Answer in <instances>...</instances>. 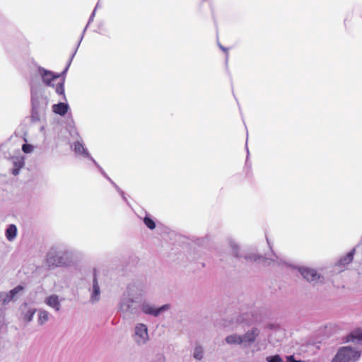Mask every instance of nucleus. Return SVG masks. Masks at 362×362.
I'll list each match as a JSON object with an SVG mask.
<instances>
[{"instance_id": "9b49d317", "label": "nucleus", "mask_w": 362, "mask_h": 362, "mask_svg": "<svg viewBox=\"0 0 362 362\" xmlns=\"http://www.w3.org/2000/svg\"><path fill=\"white\" fill-rule=\"evenodd\" d=\"M100 295V288L98 286L96 274H94L93 285V294L91 299L93 301L98 300Z\"/></svg>"}, {"instance_id": "412c9836", "label": "nucleus", "mask_w": 362, "mask_h": 362, "mask_svg": "<svg viewBox=\"0 0 362 362\" xmlns=\"http://www.w3.org/2000/svg\"><path fill=\"white\" fill-rule=\"evenodd\" d=\"M74 151L76 153H84L85 149L82 144H81L80 142H76L74 144Z\"/></svg>"}, {"instance_id": "393cba45", "label": "nucleus", "mask_w": 362, "mask_h": 362, "mask_svg": "<svg viewBox=\"0 0 362 362\" xmlns=\"http://www.w3.org/2000/svg\"><path fill=\"white\" fill-rule=\"evenodd\" d=\"M20 168H13L12 170V173L14 175H17L19 173Z\"/></svg>"}, {"instance_id": "aec40b11", "label": "nucleus", "mask_w": 362, "mask_h": 362, "mask_svg": "<svg viewBox=\"0 0 362 362\" xmlns=\"http://www.w3.org/2000/svg\"><path fill=\"white\" fill-rule=\"evenodd\" d=\"M268 362H284L279 355H274L267 358Z\"/></svg>"}, {"instance_id": "9d476101", "label": "nucleus", "mask_w": 362, "mask_h": 362, "mask_svg": "<svg viewBox=\"0 0 362 362\" xmlns=\"http://www.w3.org/2000/svg\"><path fill=\"white\" fill-rule=\"evenodd\" d=\"M259 334V331L255 329L246 332L243 337V341L253 342Z\"/></svg>"}, {"instance_id": "f8f14e48", "label": "nucleus", "mask_w": 362, "mask_h": 362, "mask_svg": "<svg viewBox=\"0 0 362 362\" xmlns=\"http://www.w3.org/2000/svg\"><path fill=\"white\" fill-rule=\"evenodd\" d=\"M16 233H17L16 226L13 224H11L9 226V227L7 228V230L6 231V238L9 241H11L16 238Z\"/></svg>"}, {"instance_id": "6e6552de", "label": "nucleus", "mask_w": 362, "mask_h": 362, "mask_svg": "<svg viewBox=\"0 0 362 362\" xmlns=\"http://www.w3.org/2000/svg\"><path fill=\"white\" fill-rule=\"evenodd\" d=\"M346 341L362 342V330L357 329L350 333L346 336Z\"/></svg>"}, {"instance_id": "4be33fe9", "label": "nucleus", "mask_w": 362, "mask_h": 362, "mask_svg": "<svg viewBox=\"0 0 362 362\" xmlns=\"http://www.w3.org/2000/svg\"><path fill=\"white\" fill-rule=\"evenodd\" d=\"M22 150L25 153H30L33 151V146L30 144H25L22 146Z\"/></svg>"}, {"instance_id": "39448f33", "label": "nucleus", "mask_w": 362, "mask_h": 362, "mask_svg": "<svg viewBox=\"0 0 362 362\" xmlns=\"http://www.w3.org/2000/svg\"><path fill=\"white\" fill-rule=\"evenodd\" d=\"M135 334L140 338L139 342H144L148 339L147 327L144 324L137 325L135 328Z\"/></svg>"}, {"instance_id": "b1692460", "label": "nucleus", "mask_w": 362, "mask_h": 362, "mask_svg": "<svg viewBox=\"0 0 362 362\" xmlns=\"http://www.w3.org/2000/svg\"><path fill=\"white\" fill-rule=\"evenodd\" d=\"M285 362H305V361L301 360H296L293 356H288L286 357V361Z\"/></svg>"}, {"instance_id": "f3484780", "label": "nucleus", "mask_w": 362, "mask_h": 362, "mask_svg": "<svg viewBox=\"0 0 362 362\" xmlns=\"http://www.w3.org/2000/svg\"><path fill=\"white\" fill-rule=\"evenodd\" d=\"M144 224L151 230H153L156 228V223L151 218L146 216L144 218Z\"/></svg>"}, {"instance_id": "20e7f679", "label": "nucleus", "mask_w": 362, "mask_h": 362, "mask_svg": "<svg viewBox=\"0 0 362 362\" xmlns=\"http://www.w3.org/2000/svg\"><path fill=\"white\" fill-rule=\"evenodd\" d=\"M47 262L49 265L60 267L66 264V260L62 256L50 252L47 255Z\"/></svg>"}, {"instance_id": "5701e85b", "label": "nucleus", "mask_w": 362, "mask_h": 362, "mask_svg": "<svg viewBox=\"0 0 362 362\" xmlns=\"http://www.w3.org/2000/svg\"><path fill=\"white\" fill-rule=\"evenodd\" d=\"M14 168H21L24 165V162L23 159H16V160L14 161Z\"/></svg>"}, {"instance_id": "f257e3e1", "label": "nucleus", "mask_w": 362, "mask_h": 362, "mask_svg": "<svg viewBox=\"0 0 362 362\" xmlns=\"http://www.w3.org/2000/svg\"><path fill=\"white\" fill-rule=\"evenodd\" d=\"M43 83L49 86L55 87V91L59 95L64 94V78H60L59 74H55L53 72L45 69H40Z\"/></svg>"}, {"instance_id": "a211bd4d", "label": "nucleus", "mask_w": 362, "mask_h": 362, "mask_svg": "<svg viewBox=\"0 0 362 362\" xmlns=\"http://www.w3.org/2000/svg\"><path fill=\"white\" fill-rule=\"evenodd\" d=\"M35 313V309L29 310L24 315V318H23L24 321L26 322H30L32 320Z\"/></svg>"}, {"instance_id": "dca6fc26", "label": "nucleus", "mask_w": 362, "mask_h": 362, "mask_svg": "<svg viewBox=\"0 0 362 362\" xmlns=\"http://www.w3.org/2000/svg\"><path fill=\"white\" fill-rule=\"evenodd\" d=\"M49 320V313L45 310L40 311L39 313L38 322L43 325Z\"/></svg>"}, {"instance_id": "2eb2a0df", "label": "nucleus", "mask_w": 362, "mask_h": 362, "mask_svg": "<svg viewBox=\"0 0 362 362\" xmlns=\"http://www.w3.org/2000/svg\"><path fill=\"white\" fill-rule=\"evenodd\" d=\"M354 250L351 251L349 253H347L346 256L341 258L339 260L340 265L345 266V265H347L349 263H351L354 258Z\"/></svg>"}, {"instance_id": "0eeeda50", "label": "nucleus", "mask_w": 362, "mask_h": 362, "mask_svg": "<svg viewBox=\"0 0 362 362\" xmlns=\"http://www.w3.org/2000/svg\"><path fill=\"white\" fill-rule=\"evenodd\" d=\"M69 110V105L64 103H59L52 105V111L59 115L64 116Z\"/></svg>"}, {"instance_id": "7ed1b4c3", "label": "nucleus", "mask_w": 362, "mask_h": 362, "mask_svg": "<svg viewBox=\"0 0 362 362\" xmlns=\"http://www.w3.org/2000/svg\"><path fill=\"white\" fill-rule=\"evenodd\" d=\"M299 272L303 277L310 282H317V281L320 278V276L313 269L300 268Z\"/></svg>"}, {"instance_id": "423d86ee", "label": "nucleus", "mask_w": 362, "mask_h": 362, "mask_svg": "<svg viewBox=\"0 0 362 362\" xmlns=\"http://www.w3.org/2000/svg\"><path fill=\"white\" fill-rule=\"evenodd\" d=\"M168 305H164L158 308H156L150 305H144L143 306V311L146 314H151L154 316H157L160 312L168 309Z\"/></svg>"}, {"instance_id": "1a4fd4ad", "label": "nucleus", "mask_w": 362, "mask_h": 362, "mask_svg": "<svg viewBox=\"0 0 362 362\" xmlns=\"http://www.w3.org/2000/svg\"><path fill=\"white\" fill-rule=\"evenodd\" d=\"M46 303L50 307L54 308L56 310H59L60 303L58 299V296L55 295L50 296L46 300Z\"/></svg>"}, {"instance_id": "f03ea898", "label": "nucleus", "mask_w": 362, "mask_h": 362, "mask_svg": "<svg viewBox=\"0 0 362 362\" xmlns=\"http://www.w3.org/2000/svg\"><path fill=\"white\" fill-rule=\"evenodd\" d=\"M361 353L349 346L341 348L332 362H356L360 357Z\"/></svg>"}, {"instance_id": "ddd939ff", "label": "nucleus", "mask_w": 362, "mask_h": 362, "mask_svg": "<svg viewBox=\"0 0 362 362\" xmlns=\"http://www.w3.org/2000/svg\"><path fill=\"white\" fill-rule=\"evenodd\" d=\"M23 289V286H18L13 289L11 290L8 293L6 294V298L4 299V303L8 302L13 299L16 294Z\"/></svg>"}, {"instance_id": "4468645a", "label": "nucleus", "mask_w": 362, "mask_h": 362, "mask_svg": "<svg viewBox=\"0 0 362 362\" xmlns=\"http://www.w3.org/2000/svg\"><path fill=\"white\" fill-rule=\"evenodd\" d=\"M226 341L228 344H241L243 342L242 336H238L237 334L228 336L226 338Z\"/></svg>"}, {"instance_id": "6ab92c4d", "label": "nucleus", "mask_w": 362, "mask_h": 362, "mask_svg": "<svg viewBox=\"0 0 362 362\" xmlns=\"http://www.w3.org/2000/svg\"><path fill=\"white\" fill-rule=\"evenodd\" d=\"M203 356V351L200 346L196 347L194 352V357L196 359L200 360Z\"/></svg>"}]
</instances>
